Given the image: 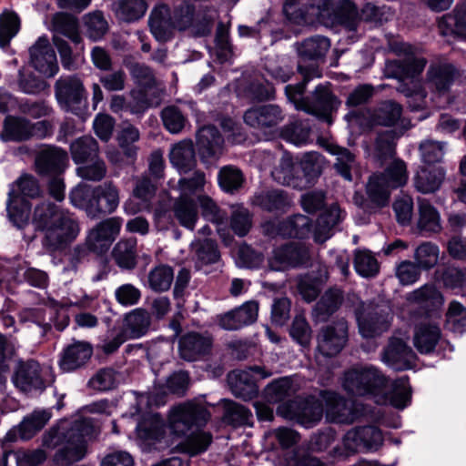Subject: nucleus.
I'll use <instances>...</instances> for the list:
<instances>
[{
    "instance_id": "obj_1",
    "label": "nucleus",
    "mask_w": 466,
    "mask_h": 466,
    "mask_svg": "<svg viewBox=\"0 0 466 466\" xmlns=\"http://www.w3.org/2000/svg\"><path fill=\"white\" fill-rule=\"evenodd\" d=\"M32 224L36 231L43 233L41 244L48 253L63 250L79 234V224L74 214L49 200L35 205Z\"/></svg>"
},
{
    "instance_id": "obj_2",
    "label": "nucleus",
    "mask_w": 466,
    "mask_h": 466,
    "mask_svg": "<svg viewBox=\"0 0 466 466\" xmlns=\"http://www.w3.org/2000/svg\"><path fill=\"white\" fill-rule=\"evenodd\" d=\"M97 431L91 418L64 421L43 435L42 444L47 449L58 448L53 458L55 466H70L84 458L86 438L94 437Z\"/></svg>"
},
{
    "instance_id": "obj_3",
    "label": "nucleus",
    "mask_w": 466,
    "mask_h": 466,
    "mask_svg": "<svg viewBox=\"0 0 466 466\" xmlns=\"http://www.w3.org/2000/svg\"><path fill=\"white\" fill-rule=\"evenodd\" d=\"M298 71L302 80L296 85H287L285 94L297 109L303 110L316 116L319 119L330 125L333 122L332 115L336 113L341 104L339 97L331 91L330 85H318L309 96H303L307 84L316 76H319L318 67L315 66H298Z\"/></svg>"
},
{
    "instance_id": "obj_4",
    "label": "nucleus",
    "mask_w": 466,
    "mask_h": 466,
    "mask_svg": "<svg viewBox=\"0 0 466 466\" xmlns=\"http://www.w3.org/2000/svg\"><path fill=\"white\" fill-rule=\"evenodd\" d=\"M392 51L399 56V59L387 60L384 66L386 78L399 80L397 91L405 96L414 98L416 104L411 106L413 110H419L424 106L426 91L420 85L406 79H413L419 76L427 65V59L417 54V48L405 42H395L391 45Z\"/></svg>"
},
{
    "instance_id": "obj_5",
    "label": "nucleus",
    "mask_w": 466,
    "mask_h": 466,
    "mask_svg": "<svg viewBox=\"0 0 466 466\" xmlns=\"http://www.w3.org/2000/svg\"><path fill=\"white\" fill-rule=\"evenodd\" d=\"M70 203L86 210L91 218L111 214L119 205V190L113 181L89 187L79 184L69 194Z\"/></svg>"
},
{
    "instance_id": "obj_6",
    "label": "nucleus",
    "mask_w": 466,
    "mask_h": 466,
    "mask_svg": "<svg viewBox=\"0 0 466 466\" xmlns=\"http://www.w3.org/2000/svg\"><path fill=\"white\" fill-rule=\"evenodd\" d=\"M43 194L38 179L31 174L21 175L8 192L6 210L10 220L23 228L29 217L30 204L25 198H37Z\"/></svg>"
},
{
    "instance_id": "obj_7",
    "label": "nucleus",
    "mask_w": 466,
    "mask_h": 466,
    "mask_svg": "<svg viewBox=\"0 0 466 466\" xmlns=\"http://www.w3.org/2000/svg\"><path fill=\"white\" fill-rule=\"evenodd\" d=\"M387 377L375 366L353 367L343 374L342 387L351 396H376L387 387Z\"/></svg>"
},
{
    "instance_id": "obj_8",
    "label": "nucleus",
    "mask_w": 466,
    "mask_h": 466,
    "mask_svg": "<svg viewBox=\"0 0 466 466\" xmlns=\"http://www.w3.org/2000/svg\"><path fill=\"white\" fill-rule=\"evenodd\" d=\"M52 27L54 31L53 43L60 55L62 66L66 69H71L74 65L72 49L62 36L67 37L76 45L81 43L78 19L71 14L57 12L53 15Z\"/></svg>"
},
{
    "instance_id": "obj_9",
    "label": "nucleus",
    "mask_w": 466,
    "mask_h": 466,
    "mask_svg": "<svg viewBox=\"0 0 466 466\" xmlns=\"http://www.w3.org/2000/svg\"><path fill=\"white\" fill-rule=\"evenodd\" d=\"M54 127L50 121L31 122L24 116L8 115L3 123L1 138L4 141L23 142L31 138L44 139L53 135Z\"/></svg>"
},
{
    "instance_id": "obj_10",
    "label": "nucleus",
    "mask_w": 466,
    "mask_h": 466,
    "mask_svg": "<svg viewBox=\"0 0 466 466\" xmlns=\"http://www.w3.org/2000/svg\"><path fill=\"white\" fill-rule=\"evenodd\" d=\"M277 414L288 420H294L299 425L310 429L321 420L323 403L314 396L297 397L279 404Z\"/></svg>"
},
{
    "instance_id": "obj_11",
    "label": "nucleus",
    "mask_w": 466,
    "mask_h": 466,
    "mask_svg": "<svg viewBox=\"0 0 466 466\" xmlns=\"http://www.w3.org/2000/svg\"><path fill=\"white\" fill-rule=\"evenodd\" d=\"M392 313L388 303L370 302L357 314L360 333L364 338H375L390 327Z\"/></svg>"
},
{
    "instance_id": "obj_12",
    "label": "nucleus",
    "mask_w": 466,
    "mask_h": 466,
    "mask_svg": "<svg viewBox=\"0 0 466 466\" xmlns=\"http://www.w3.org/2000/svg\"><path fill=\"white\" fill-rule=\"evenodd\" d=\"M209 418L210 413L204 406L193 402L183 403L171 410L169 426L173 433L185 435L194 427L205 426Z\"/></svg>"
},
{
    "instance_id": "obj_13",
    "label": "nucleus",
    "mask_w": 466,
    "mask_h": 466,
    "mask_svg": "<svg viewBox=\"0 0 466 466\" xmlns=\"http://www.w3.org/2000/svg\"><path fill=\"white\" fill-rule=\"evenodd\" d=\"M55 95L61 107L75 115H81L86 102V89L76 76H60L55 84Z\"/></svg>"
},
{
    "instance_id": "obj_14",
    "label": "nucleus",
    "mask_w": 466,
    "mask_h": 466,
    "mask_svg": "<svg viewBox=\"0 0 466 466\" xmlns=\"http://www.w3.org/2000/svg\"><path fill=\"white\" fill-rule=\"evenodd\" d=\"M349 326L345 319H339L322 327L317 336V350L327 358L335 357L348 341Z\"/></svg>"
},
{
    "instance_id": "obj_15",
    "label": "nucleus",
    "mask_w": 466,
    "mask_h": 466,
    "mask_svg": "<svg viewBox=\"0 0 466 466\" xmlns=\"http://www.w3.org/2000/svg\"><path fill=\"white\" fill-rule=\"evenodd\" d=\"M253 374L260 379L271 376V372L256 365L248 367V370H233L228 375V382L235 397L249 400L258 394V387Z\"/></svg>"
},
{
    "instance_id": "obj_16",
    "label": "nucleus",
    "mask_w": 466,
    "mask_h": 466,
    "mask_svg": "<svg viewBox=\"0 0 466 466\" xmlns=\"http://www.w3.org/2000/svg\"><path fill=\"white\" fill-rule=\"evenodd\" d=\"M460 77L459 69L447 61L432 62L426 72L425 85L428 89L439 96L450 93L454 82Z\"/></svg>"
},
{
    "instance_id": "obj_17",
    "label": "nucleus",
    "mask_w": 466,
    "mask_h": 466,
    "mask_svg": "<svg viewBox=\"0 0 466 466\" xmlns=\"http://www.w3.org/2000/svg\"><path fill=\"white\" fill-rule=\"evenodd\" d=\"M67 165V152L59 147L45 145L35 154V168L41 177L62 175Z\"/></svg>"
},
{
    "instance_id": "obj_18",
    "label": "nucleus",
    "mask_w": 466,
    "mask_h": 466,
    "mask_svg": "<svg viewBox=\"0 0 466 466\" xmlns=\"http://www.w3.org/2000/svg\"><path fill=\"white\" fill-rule=\"evenodd\" d=\"M382 443L381 431L371 425L353 428L343 437L344 448L352 453L360 451H377Z\"/></svg>"
},
{
    "instance_id": "obj_19",
    "label": "nucleus",
    "mask_w": 466,
    "mask_h": 466,
    "mask_svg": "<svg viewBox=\"0 0 466 466\" xmlns=\"http://www.w3.org/2000/svg\"><path fill=\"white\" fill-rule=\"evenodd\" d=\"M258 303L246 301L242 305L227 312L217 315L218 325L225 330L234 331L252 325L258 319Z\"/></svg>"
},
{
    "instance_id": "obj_20",
    "label": "nucleus",
    "mask_w": 466,
    "mask_h": 466,
    "mask_svg": "<svg viewBox=\"0 0 466 466\" xmlns=\"http://www.w3.org/2000/svg\"><path fill=\"white\" fill-rule=\"evenodd\" d=\"M29 53L31 65L45 76L53 77L58 72L56 55L47 37H39L30 47Z\"/></svg>"
},
{
    "instance_id": "obj_21",
    "label": "nucleus",
    "mask_w": 466,
    "mask_h": 466,
    "mask_svg": "<svg viewBox=\"0 0 466 466\" xmlns=\"http://www.w3.org/2000/svg\"><path fill=\"white\" fill-rule=\"evenodd\" d=\"M93 351L90 342L74 339L63 349L58 360L59 368L65 372L80 370L90 360Z\"/></svg>"
},
{
    "instance_id": "obj_22",
    "label": "nucleus",
    "mask_w": 466,
    "mask_h": 466,
    "mask_svg": "<svg viewBox=\"0 0 466 466\" xmlns=\"http://www.w3.org/2000/svg\"><path fill=\"white\" fill-rule=\"evenodd\" d=\"M14 385L24 392L43 391L46 383L41 376V368L37 361L29 360L20 361L12 376Z\"/></svg>"
},
{
    "instance_id": "obj_23",
    "label": "nucleus",
    "mask_w": 466,
    "mask_h": 466,
    "mask_svg": "<svg viewBox=\"0 0 466 466\" xmlns=\"http://www.w3.org/2000/svg\"><path fill=\"white\" fill-rule=\"evenodd\" d=\"M212 343V339L208 335L187 332L178 340L179 356L187 361L200 360L210 353Z\"/></svg>"
},
{
    "instance_id": "obj_24",
    "label": "nucleus",
    "mask_w": 466,
    "mask_h": 466,
    "mask_svg": "<svg viewBox=\"0 0 466 466\" xmlns=\"http://www.w3.org/2000/svg\"><path fill=\"white\" fill-rule=\"evenodd\" d=\"M382 361L395 370L411 368L415 354L401 339L391 338L381 355Z\"/></svg>"
},
{
    "instance_id": "obj_25",
    "label": "nucleus",
    "mask_w": 466,
    "mask_h": 466,
    "mask_svg": "<svg viewBox=\"0 0 466 466\" xmlns=\"http://www.w3.org/2000/svg\"><path fill=\"white\" fill-rule=\"evenodd\" d=\"M309 261V250L302 243L290 242L273 252L272 265L278 264L277 268H298Z\"/></svg>"
},
{
    "instance_id": "obj_26",
    "label": "nucleus",
    "mask_w": 466,
    "mask_h": 466,
    "mask_svg": "<svg viewBox=\"0 0 466 466\" xmlns=\"http://www.w3.org/2000/svg\"><path fill=\"white\" fill-rule=\"evenodd\" d=\"M284 119V113L279 106L268 104L248 109L244 114L247 125L255 128L272 127Z\"/></svg>"
},
{
    "instance_id": "obj_27",
    "label": "nucleus",
    "mask_w": 466,
    "mask_h": 466,
    "mask_svg": "<svg viewBox=\"0 0 466 466\" xmlns=\"http://www.w3.org/2000/svg\"><path fill=\"white\" fill-rule=\"evenodd\" d=\"M224 138L213 125L200 127L197 132V147L203 160L218 157L222 153Z\"/></svg>"
},
{
    "instance_id": "obj_28",
    "label": "nucleus",
    "mask_w": 466,
    "mask_h": 466,
    "mask_svg": "<svg viewBox=\"0 0 466 466\" xmlns=\"http://www.w3.org/2000/svg\"><path fill=\"white\" fill-rule=\"evenodd\" d=\"M152 327V315L144 308H136L123 316V332L129 339H138L146 336Z\"/></svg>"
},
{
    "instance_id": "obj_29",
    "label": "nucleus",
    "mask_w": 466,
    "mask_h": 466,
    "mask_svg": "<svg viewBox=\"0 0 466 466\" xmlns=\"http://www.w3.org/2000/svg\"><path fill=\"white\" fill-rule=\"evenodd\" d=\"M148 25L151 34L158 42H167L173 37L176 30L169 7L165 5H157L150 13Z\"/></svg>"
},
{
    "instance_id": "obj_30",
    "label": "nucleus",
    "mask_w": 466,
    "mask_h": 466,
    "mask_svg": "<svg viewBox=\"0 0 466 466\" xmlns=\"http://www.w3.org/2000/svg\"><path fill=\"white\" fill-rule=\"evenodd\" d=\"M355 6L351 0H321L319 15L330 24H345L355 15Z\"/></svg>"
},
{
    "instance_id": "obj_31",
    "label": "nucleus",
    "mask_w": 466,
    "mask_h": 466,
    "mask_svg": "<svg viewBox=\"0 0 466 466\" xmlns=\"http://www.w3.org/2000/svg\"><path fill=\"white\" fill-rule=\"evenodd\" d=\"M320 396L325 403L327 416L331 421L348 424L354 421L355 416L343 397L329 390H322Z\"/></svg>"
},
{
    "instance_id": "obj_32",
    "label": "nucleus",
    "mask_w": 466,
    "mask_h": 466,
    "mask_svg": "<svg viewBox=\"0 0 466 466\" xmlns=\"http://www.w3.org/2000/svg\"><path fill=\"white\" fill-rule=\"evenodd\" d=\"M297 52L303 61H319L325 57L330 47V41L328 37L316 35L305 38L296 44Z\"/></svg>"
},
{
    "instance_id": "obj_33",
    "label": "nucleus",
    "mask_w": 466,
    "mask_h": 466,
    "mask_svg": "<svg viewBox=\"0 0 466 466\" xmlns=\"http://www.w3.org/2000/svg\"><path fill=\"white\" fill-rule=\"evenodd\" d=\"M172 211L180 226L194 230L198 220L197 200L192 196H179L174 200Z\"/></svg>"
},
{
    "instance_id": "obj_34",
    "label": "nucleus",
    "mask_w": 466,
    "mask_h": 466,
    "mask_svg": "<svg viewBox=\"0 0 466 466\" xmlns=\"http://www.w3.org/2000/svg\"><path fill=\"white\" fill-rule=\"evenodd\" d=\"M342 211L338 205H331L317 219L313 232L314 240L322 244L332 236V229L342 220Z\"/></svg>"
},
{
    "instance_id": "obj_35",
    "label": "nucleus",
    "mask_w": 466,
    "mask_h": 466,
    "mask_svg": "<svg viewBox=\"0 0 466 466\" xmlns=\"http://www.w3.org/2000/svg\"><path fill=\"white\" fill-rule=\"evenodd\" d=\"M137 241L136 238L120 239L113 248L112 258L123 270H132L137 264Z\"/></svg>"
},
{
    "instance_id": "obj_36",
    "label": "nucleus",
    "mask_w": 466,
    "mask_h": 466,
    "mask_svg": "<svg viewBox=\"0 0 466 466\" xmlns=\"http://www.w3.org/2000/svg\"><path fill=\"white\" fill-rule=\"evenodd\" d=\"M343 301V293L339 289H329L320 297L314 306L312 315L316 321L324 322L334 314Z\"/></svg>"
},
{
    "instance_id": "obj_37",
    "label": "nucleus",
    "mask_w": 466,
    "mask_h": 466,
    "mask_svg": "<svg viewBox=\"0 0 466 466\" xmlns=\"http://www.w3.org/2000/svg\"><path fill=\"white\" fill-rule=\"evenodd\" d=\"M400 135L393 129L377 134L373 146V157L380 165L394 158L396 155V141Z\"/></svg>"
},
{
    "instance_id": "obj_38",
    "label": "nucleus",
    "mask_w": 466,
    "mask_h": 466,
    "mask_svg": "<svg viewBox=\"0 0 466 466\" xmlns=\"http://www.w3.org/2000/svg\"><path fill=\"white\" fill-rule=\"evenodd\" d=\"M272 178L279 184L291 187L295 189H303L300 177L296 175L295 165L291 156L284 154L278 165L271 171Z\"/></svg>"
},
{
    "instance_id": "obj_39",
    "label": "nucleus",
    "mask_w": 466,
    "mask_h": 466,
    "mask_svg": "<svg viewBox=\"0 0 466 466\" xmlns=\"http://www.w3.org/2000/svg\"><path fill=\"white\" fill-rule=\"evenodd\" d=\"M441 337V329L436 324H420L416 328L414 333V346L421 354H429L435 350Z\"/></svg>"
},
{
    "instance_id": "obj_40",
    "label": "nucleus",
    "mask_w": 466,
    "mask_h": 466,
    "mask_svg": "<svg viewBox=\"0 0 466 466\" xmlns=\"http://www.w3.org/2000/svg\"><path fill=\"white\" fill-rule=\"evenodd\" d=\"M171 164L177 167L180 173H187L196 166V154L194 145L191 140H183L176 144L169 154Z\"/></svg>"
},
{
    "instance_id": "obj_41",
    "label": "nucleus",
    "mask_w": 466,
    "mask_h": 466,
    "mask_svg": "<svg viewBox=\"0 0 466 466\" xmlns=\"http://www.w3.org/2000/svg\"><path fill=\"white\" fill-rule=\"evenodd\" d=\"M252 204L269 212L285 211L290 206V199L284 190L272 189L256 194Z\"/></svg>"
},
{
    "instance_id": "obj_42",
    "label": "nucleus",
    "mask_w": 466,
    "mask_h": 466,
    "mask_svg": "<svg viewBox=\"0 0 466 466\" xmlns=\"http://www.w3.org/2000/svg\"><path fill=\"white\" fill-rule=\"evenodd\" d=\"M70 154L76 165L89 162L99 157V145L93 137L83 136L72 141Z\"/></svg>"
},
{
    "instance_id": "obj_43",
    "label": "nucleus",
    "mask_w": 466,
    "mask_h": 466,
    "mask_svg": "<svg viewBox=\"0 0 466 466\" xmlns=\"http://www.w3.org/2000/svg\"><path fill=\"white\" fill-rule=\"evenodd\" d=\"M408 299L427 313L439 309L444 301L441 293L433 285H424L414 290L409 294Z\"/></svg>"
},
{
    "instance_id": "obj_44",
    "label": "nucleus",
    "mask_w": 466,
    "mask_h": 466,
    "mask_svg": "<svg viewBox=\"0 0 466 466\" xmlns=\"http://www.w3.org/2000/svg\"><path fill=\"white\" fill-rule=\"evenodd\" d=\"M418 228L421 232L438 233L441 230V216L438 210L425 198H418Z\"/></svg>"
},
{
    "instance_id": "obj_45",
    "label": "nucleus",
    "mask_w": 466,
    "mask_h": 466,
    "mask_svg": "<svg viewBox=\"0 0 466 466\" xmlns=\"http://www.w3.org/2000/svg\"><path fill=\"white\" fill-rule=\"evenodd\" d=\"M444 175L445 173L441 167L432 169L422 167L413 178L414 187L423 194L433 193L440 188Z\"/></svg>"
},
{
    "instance_id": "obj_46",
    "label": "nucleus",
    "mask_w": 466,
    "mask_h": 466,
    "mask_svg": "<svg viewBox=\"0 0 466 466\" xmlns=\"http://www.w3.org/2000/svg\"><path fill=\"white\" fill-rule=\"evenodd\" d=\"M223 420L233 427L251 426L253 415L250 410L244 405L225 400Z\"/></svg>"
},
{
    "instance_id": "obj_47",
    "label": "nucleus",
    "mask_w": 466,
    "mask_h": 466,
    "mask_svg": "<svg viewBox=\"0 0 466 466\" xmlns=\"http://www.w3.org/2000/svg\"><path fill=\"white\" fill-rule=\"evenodd\" d=\"M52 413L47 410H35L24 418L18 427L22 440H30L36 432L41 431L51 419Z\"/></svg>"
},
{
    "instance_id": "obj_48",
    "label": "nucleus",
    "mask_w": 466,
    "mask_h": 466,
    "mask_svg": "<svg viewBox=\"0 0 466 466\" xmlns=\"http://www.w3.org/2000/svg\"><path fill=\"white\" fill-rule=\"evenodd\" d=\"M284 238H307L312 230V220L302 214H295L282 220Z\"/></svg>"
},
{
    "instance_id": "obj_49",
    "label": "nucleus",
    "mask_w": 466,
    "mask_h": 466,
    "mask_svg": "<svg viewBox=\"0 0 466 466\" xmlns=\"http://www.w3.org/2000/svg\"><path fill=\"white\" fill-rule=\"evenodd\" d=\"M402 106L393 100L380 102L372 114L373 121L380 126L393 127L400 119Z\"/></svg>"
},
{
    "instance_id": "obj_50",
    "label": "nucleus",
    "mask_w": 466,
    "mask_h": 466,
    "mask_svg": "<svg viewBox=\"0 0 466 466\" xmlns=\"http://www.w3.org/2000/svg\"><path fill=\"white\" fill-rule=\"evenodd\" d=\"M218 182L224 192L233 195L242 188L245 183V177L238 167L228 165L219 169Z\"/></svg>"
},
{
    "instance_id": "obj_51",
    "label": "nucleus",
    "mask_w": 466,
    "mask_h": 466,
    "mask_svg": "<svg viewBox=\"0 0 466 466\" xmlns=\"http://www.w3.org/2000/svg\"><path fill=\"white\" fill-rule=\"evenodd\" d=\"M300 168L303 177H300L303 189L315 183L321 175L323 168V157L318 152L306 153L300 160Z\"/></svg>"
},
{
    "instance_id": "obj_52",
    "label": "nucleus",
    "mask_w": 466,
    "mask_h": 466,
    "mask_svg": "<svg viewBox=\"0 0 466 466\" xmlns=\"http://www.w3.org/2000/svg\"><path fill=\"white\" fill-rule=\"evenodd\" d=\"M113 6L116 15L127 23L139 20L147 10L145 0H119Z\"/></svg>"
},
{
    "instance_id": "obj_53",
    "label": "nucleus",
    "mask_w": 466,
    "mask_h": 466,
    "mask_svg": "<svg viewBox=\"0 0 466 466\" xmlns=\"http://www.w3.org/2000/svg\"><path fill=\"white\" fill-rule=\"evenodd\" d=\"M392 188L386 184L383 177L378 174L370 177L366 185V193L376 207L382 208L389 204L390 194Z\"/></svg>"
},
{
    "instance_id": "obj_54",
    "label": "nucleus",
    "mask_w": 466,
    "mask_h": 466,
    "mask_svg": "<svg viewBox=\"0 0 466 466\" xmlns=\"http://www.w3.org/2000/svg\"><path fill=\"white\" fill-rule=\"evenodd\" d=\"M314 9L312 0H286L283 5L287 18L298 25L308 23L309 15Z\"/></svg>"
},
{
    "instance_id": "obj_55",
    "label": "nucleus",
    "mask_w": 466,
    "mask_h": 466,
    "mask_svg": "<svg viewBox=\"0 0 466 466\" xmlns=\"http://www.w3.org/2000/svg\"><path fill=\"white\" fill-rule=\"evenodd\" d=\"M192 249L196 256V267L214 264L219 259V251L217 243L209 238L192 243Z\"/></svg>"
},
{
    "instance_id": "obj_56",
    "label": "nucleus",
    "mask_w": 466,
    "mask_h": 466,
    "mask_svg": "<svg viewBox=\"0 0 466 466\" xmlns=\"http://www.w3.org/2000/svg\"><path fill=\"white\" fill-rule=\"evenodd\" d=\"M174 280V271L170 266L158 265L148 272V287L155 292L168 290Z\"/></svg>"
},
{
    "instance_id": "obj_57",
    "label": "nucleus",
    "mask_w": 466,
    "mask_h": 466,
    "mask_svg": "<svg viewBox=\"0 0 466 466\" xmlns=\"http://www.w3.org/2000/svg\"><path fill=\"white\" fill-rule=\"evenodd\" d=\"M329 151L336 156L334 168L347 181H352L351 169L355 165V156L348 148L331 145Z\"/></svg>"
},
{
    "instance_id": "obj_58",
    "label": "nucleus",
    "mask_w": 466,
    "mask_h": 466,
    "mask_svg": "<svg viewBox=\"0 0 466 466\" xmlns=\"http://www.w3.org/2000/svg\"><path fill=\"white\" fill-rule=\"evenodd\" d=\"M293 383L288 377H283L269 383L264 390L265 399L271 403L282 402L294 393Z\"/></svg>"
},
{
    "instance_id": "obj_59",
    "label": "nucleus",
    "mask_w": 466,
    "mask_h": 466,
    "mask_svg": "<svg viewBox=\"0 0 466 466\" xmlns=\"http://www.w3.org/2000/svg\"><path fill=\"white\" fill-rule=\"evenodd\" d=\"M139 137L138 128L131 124L123 126L118 132L116 137L118 146L127 158L135 159L137 157L138 147L135 143L139 140Z\"/></svg>"
},
{
    "instance_id": "obj_60",
    "label": "nucleus",
    "mask_w": 466,
    "mask_h": 466,
    "mask_svg": "<svg viewBox=\"0 0 466 466\" xmlns=\"http://www.w3.org/2000/svg\"><path fill=\"white\" fill-rule=\"evenodd\" d=\"M76 175L86 181L100 182L107 174V167L105 160L99 157L81 163L76 169Z\"/></svg>"
},
{
    "instance_id": "obj_61",
    "label": "nucleus",
    "mask_w": 466,
    "mask_h": 466,
    "mask_svg": "<svg viewBox=\"0 0 466 466\" xmlns=\"http://www.w3.org/2000/svg\"><path fill=\"white\" fill-rule=\"evenodd\" d=\"M353 264L356 272L365 278L374 277L379 272L376 258L367 249L355 250Z\"/></svg>"
},
{
    "instance_id": "obj_62",
    "label": "nucleus",
    "mask_w": 466,
    "mask_h": 466,
    "mask_svg": "<svg viewBox=\"0 0 466 466\" xmlns=\"http://www.w3.org/2000/svg\"><path fill=\"white\" fill-rule=\"evenodd\" d=\"M215 16L213 13L208 9H201L195 13L192 25L188 27V31L194 37H205L211 34L214 25Z\"/></svg>"
},
{
    "instance_id": "obj_63",
    "label": "nucleus",
    "mask_w": 466,
    "mask_h": 466,
    "mask_svg": "<svg viewBox=\"0 0 466 466\" xmlns=\"http://www.w3.org/2000/svg\"><path fill=\"white\" fill-rule=\"evenodd\" d=\"M411 398V390L408 377H401L392 382L389 400L390 404L397 409H404Z\"/></svg>"
},
{
    "instance_id": "obj_64",
    "label": "nucleus",
    "mask_w": 466,
    "mask_h": 466,
    "mask_svg": "<svg viewBox=\"0 0 466 466\" xmlns=\"http://www.w3.org/2000/svg\"><path fill=\"white\" fill-rule=\"evenodd\" d=\"M212 435L207 431H194L180 444L182 450L191 456L202 453L212 442Z\"/></svg>"
}]
</instances>
